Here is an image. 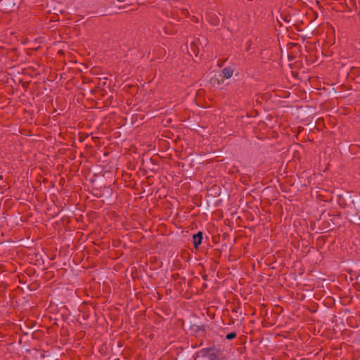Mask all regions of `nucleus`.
Instances as JSON below:
<instances>
[{
    "mask_svg": "<svg viewBox=\"0 0 360 360\" xmlns=\"http://www.w3.org/2000/svg\"><path fill=\"white\" fill-rule=\"evenodd\" d=\"M3 176L1 175H0V179H2Z\"/></svg>",
    "mask_w": 360,
    "mask_h": 360,
    "instance_id": "nucleus-40",
    "label": "nucleus"
},
{
    "mask_svg": "<svg viewBox=\"0 0 360 360\" xmlns=\"http://www.w3.org/2000/svg\"><path fill=\"white\" fill-rule=\"evenodd\" d=\"M193 281H194V279H193V278H191V279H190V280H188V282H187V285H188V286L189 288H191V287L192 286Z\"/></svg>",
    "mask_w": 360,
    "mask_h": 360,
    "instance_id": "nucleus-29",
    "label": "nucleus"
},
{
    "mask_svg": "<svg viewBox=\"0 0 360 360\" xmlns=\"http://www.w3.org/2000/svg\"><path fill=\"white\" fill-rule=\"evenodd\" d=\"M173 354L174 355L175 360H184L186 356V353L184 347H178L173 349Z\"/></svg>",
    "mask_w": 360,
    "mask_h": 360,
    "instance_id": "nucleus-12",
    "label": "nucleus"
},
{
    "mask_svg": "<svg viewBox=\"0 0 360 360\" xmlns=\"http://www.w3.org/2000/svg\"><path fill=\"white\" fill-rule=\"evenodd\" d=\"M347 77L360 84V68L352 67L349 72L347 73Z\"/></svg>",
    "mask_w": 360,
    "mask_h": 360,
    "instance_id": "nucleus-8",
    "label": "nucleus"
},
{
    "mask_svg": "<svg viewBox=\"0 0 360 360\" xmlns=\"http://www.w3.org/2000/svg\"><path fill=\"white\" fill-rule=\"evenodd\" d=\"M108 90L106 89H92L91 93L93 94L96 98L103 100L105 106H109L112 103V96L108 95Z\"/></svg>",
    "mask_w": 360,
    "mask_h": 360,
    "instance_id": "nucleus-3",
    "label": "nucleus"
},
{
    "mask_svg": "<svg viewBox=\"0 0 360 360\" xmlns=\"http://www.w3.org/2000/svg\"><path fill=\"white\" fill-rule=\"evenodd\" d=\"M171 281L173 282L174 289L181 293L184 290V286L186 285V278L181 276L179 273H175L172 275Z\"/></svg>",
    "mask_w": 360,
    "mask_h": 360,
    "instance_id": "nucleus-5",
    "label": "nucleus"
},
{
    "mask_svg": "<svg viewBox=\"0 0 360 360\" xmlns=\"http://www.w3.org/2000/svg\"><path fill=\"white\" fill-rule=\"evenodd\" d=\"M191 50L195 56H198V48L195 42L191 44Z\"/></svg>",
    "mask_w": 360,
    "mask_h": 360,
    "instance_id": "nucleus-20",
    "label": "nucleus"
},
{
    "mask_svg": "<svg viewBox=\"0 0 360 360\" xmlns=\"http://www.w3.org/2000/svg\"><path fill=\"white\" fill-rule=\"evenodd\" d=\"M326 239H327V236H319L318 238H317V245H320L321 247H322L326 241Z\"/></svg>",
    "mask_w": 360,
    "mask_h": 360,
    "instance_id": "nucleus-19",
    "label": "nucleus"
},
{
    "mask_svg": "<svg viewBox=\"0 0 360 360\" xmlns=\"http://www.w3.org/2000/svg\"><path fill=\"white\" fill-rule=\"evenodd\" d=\"M349 6L352 8H355L356 10H357V2L356 0H349V2L348 3Z\"/></svg>",
    "mask_w": 360,
    "mask_h": 360,
    "instance_id": "nucleus-23",
    "label": "nucleus"
},
{
    "mask_svg": "<svg viewBox=\"0 0 360 360\" xmlns=\"http://www.w3.org/2000/svg\"><path fill=\"white\" fill-rule=\"evenodd\" d=\"M193 360H230V357L224 349L213 345L196 352Z\"/></svg>",
    "mask_w": 360,
    "mask_h": 360,
    "instance_id": "nucleus-2",
    "label": "nucleus"
},
{
    "mask_svg": "<svg viewBox=\"0 0 360 360\" xmlns=\"http://www.w3.org/2000/svg\"><path fill=\"white\" fill-rule=\"evenodd\" d=\"M221 188L219 185H213L207 190V197L210 198H215L219 196Z\"/></svg>",
    "mask_w": 360,
    "mask_h": 360,
    "instance_id": "nucleus-11",
    "label": "nucleus"
},
{
    "mask_svg": "<svg viewBox=\"0 0 360 360\" xmlns=\"http://www.w3.org/2000/svg\"><path fill=\"white\" fill-rule=\"evenodd\" d=\"M234 323H235V320H234V319L231 318V319H229V324H230V325H231V324H233Z\"/></svg>",
    "mask_w": 360,
    "mask_h": 360,
    "instance_id": "nucleus-31",
    "label": "nucleus"
},
{
    "mask_svg": "<svg viewBox=\"0 0 360 360\" xmlns=\"http://www.w3.org/2000/svg\"><path fill=\"white\" fill-rule=\"evenodd\" d=\"M68 334V330L67 328L62 327L60 329V335H66Z\"/></svg>",
    "mask_w": 360,
    "mask_h": 360,
    "instance_id": "nucleus-25",
    "label": "nucleus"
},
{
    "mask_svg": "<svg viewBox=\"0 0 360 360\" xmlns=\"http://www.w3.org/2000/svg\"><path fill=\"white\" fill-rule=\"evenodd\" d=\"M229 195L226 191H221L219 196L215 198H210V202L214 207H219L224 201H226Z\"/></svg>",
    "mask_w": 360,
    "mask_h": 360,
    "instance_id": "nucleus-7",
    "label": "nucleus"
},
{
    "mask_svg": "<svg viewBox=\"0 0 360 360\" xmlns=\"http://www.w3.org/2000/svg\"><path fill=\"white\" fill-rule=\"evenodd\" d=\"M237 336V333L235 331L229 333L226 335V339L228 340H231L236 338Z\"/></svg>",
    "mask_w": 360,
    "mask_h": 360,
    "instance_id": "nucleus-21",
    "label": "nucleus"
},
{
    "mask_svg": "<svg viewBox=\"0 0 360 360\" xmlns=\"http://www.w3.org/2000/svg\"><path fill=\"white\" fill-rule=\"evenodd\" d=\"M283 20L286 22L292 23L297 31H302V30L299 28L298 21L294 22V20H291V17L289 15H285L283 17Z\"/></svg>",
    "mask_w": 360,
    "mask_h": 360,
    "instance_id": "nucleus-15",
    "label": "nucleus"
},
{
    "mask_svg": "<svg viewBox=\"0 0 360 360\" xmlns=\"http://www.w3.org/2000/svg\"><path fill=\"white\" fill-rule=\"evenodd\" d=\"M209 82H210V84H211V86L214 87V86H219L221 84H222L224 82V79H219L216 77H212L210 79Z\"/></svg>",
    "mask_w": 360,
    "mask_h": 360,
    "instance_id": "nucleus-16",
    "label": "nucleus"
},
{
    "mask_svg": "<svg viewBox=\"0 0 360 360\" xmlns=\"http://www.w3.org/2000/svg\"><path fill=\"white\" fill-rule=\"evenodd\" d=\"M219 18L213 13L210 16L209 22L212 25H218L219 24Z\"/></svg>",
    "mask_w": 360,
    "mask_h": 360,
    "instance_id": "nucleus-17",
    "label": "nucleus"
},
{
    "mask_svg": "<svg viewBox=\"0 0 360 360\" xmlns=\"http://www.w3.org/2000/svg\"><path fill=\"white\" fill-rule=\"evenodd\" d=\"M193 248L195 250H198L199 249L200 245L202 243L203 240V232L199 231L198 233H194L192 236Z\"/></svg>",
    "mask_w": 360,
    "mask_h": 360,
    "instance_id": "nucleus-10",
    "label": "nucleus"
},
{
    "mask_svg": "<svg viewBox=\"0 0 360 360\" xmlns=\"http://www.w3.org/2000/svg\"><path fill=\"white\" fill-rule=\"evenodd\" d=\"M213 240L214 243H218V240L216 239V237H213Z\"/></svg>",
    "mask_w": 360,
    "mask_h": 360,
    "instance_id": "nucleus-37",
    "label": "nucleus"
},
{
    "mask_svg": "<svg viewBox=\"0 0 360 360\" xmlns=\"http://www.w3.org/2000/svg\"><path fill=\"white\" fill-rule=\"evenodd\" d=\"M356 279H359L360 281V275H359L358 276H356Z\"/></svg>",
    "mask_w": 360,
    "mask_h": 360,
    "instance_id": "nucleus-38",
    "label": "nucleus"
},
{
    "mask_svg": "<svg viewBox=\"0 0 360 360\" xmlns=\"http://www.w3.org/2000/svg\"><path fill=\"white\" fill-rule=\"evenodd\" d=\"M211 255L215 258V259H219L221 256V251L219 249H214L212 250Z\"/></svg>",
    "mask_w": 360,
    "mask_h": 360,
    "instance_id": "nucleus-18",
    "label": "nucleus"
},
{
    "mask_svg": "<svg viewBox=\"0 0 360 360\" xmlns=\"http://www.w3.org/2000/svg\"><path fill=\"white\" fill-rule=\"evenodd\" d=\"M206 288H207V285L205 283H202V290H204Z\"/></svg>",
    "mask_w": 360,
    "mask_h": 360,
    "instance_id": "nucleus-34",
    "label": "nucleus"
},
{
    "mask_svg": "<svg viewBox=\"0 0 360 360\" xmlns=\"http://www.w3.org/2000/svg\"><path fill=\"white\" fill-rule=\"evenodd\" d=\"M22 0H0V10L6 11H15L17 10Z\"/></svg>",
    "mask_w": 360,
    "mask_h": 360,
    "instance_id": "nucleus-4",
    "label": "nucleus"
},
{
    "mask_svg": "<svg viewBox=\"0 0 360 360\" xmlns=\"http://www.w3.org/2000/svg\"><path fill=\"white\" fill-rule=\"evenodd\" d=\"M233 70L231 67H226L222 70L223 77L222 79H229L232 77Z\"/></svg>",
    "mask_w": 360,
    "mask_h": 360,
    "instance_id": "nucleus-14",
    "label": "nucleus"
},
{
    "mask_svg": "<svg viewBox=\"0 0 360 360\" xmlns=\"http://www.w3.org/2000/svg\"><path fill=\"white\" fill-rule=\"evenodd\" d=\"M39 284L37 281H35V282H32V283L28 286V288H29V289H30V290H34L37 289V288L39 287Z\"/></svg>",
    "mask_w": 360,
    "mask_h": 360,
    "instance_id": "nucleus-22",
    "label": "nucleus"
},
{
    "mask_svg": "<svg viewBox=\"0 0 360 360\" xmlns=\"http://www.w3.org/2000/svg\"><path fill=\"white\" fill-rule=\"evenodd\" d=\"M150 161H151L153 163L155 164V161H156V160H155V159H154L153 158H150Z\"/></svg>",
    "mask_w": 360,
    "mask_h": 360,
    "instance_id": "nucleus-35",
    "label": "nucleus"
},
{
    "mask_svg": "<svg viewBox=\"0 0 360 360\" xmlns=\"http://www.w3.org/2000/svg\"><path fill=\"white\" fill-rule=\"evenodd\" d=\"M248 1H252L253 0H247Z\"/></svg>",
    "mask_w": 360,
    "mask_h": 360,
    "instance_id": "nucleus-41",
    "label": "nucleus"
},
{
    "mask_svg": "<svg viewBox=\"0 0 360 360\" xmlns=\"http://www.w3.org/2000/svg\"><path fill=\"white\" fill-rule=\"evenodd\" d=\"M357 9H359V15H360V0L357 2Z\"/></svg>",
    "mask_w": 360,
    "mask_h": 360,
    "instance_id": "nucleus-32",
    "label": "nucleus"
},
{
    "mask_svg": "<svg viewBox=\"0 0 360 360\" xmlns=\"http://www.w3.org/2000/svg\"><path fill=\"white\" fill-rule=\"evenodd\" d=\"M338 203L341 207L347 208L349 221L360 226V194L347 191L338 195Z\"/></svg>",
    "mask_w": 360,
    "mask_h": 360,
    "instance_id": "nucleus-1",
    "label": "nucleus"
},
{
    "mask_svg": "<svg viewBox=\"0 0 360 360\" xmlns=\"http://www.w3.org/2000/svg\"><path fill=\"white\" fill-rule=\"evenodd\" d=\"M186 327L191 331L192 334L197 335L200 331L203 333L206 331V326L205 325H196L191 321H188Z\"/></svg>",
    "mask_w": 360,
    "mask_h": 360,
    "instance_id": "nucleus-6",
    "label": "nucleus"
},
{
    "mask_svg": "<svg viewBox=\"0 0 360 360\" xmlns=\"http://www.w3.org/2000/svg\"><path fill=\"white\" fill-rule=\"evenodd\" d=\"M107 349V347L103 345H102L100 349H99V352L102 354H105V351Z\"/></svg>",
    "mask_w": 360,
    "mask_h": 360,
    "instance_id": "nucleus-26",
    "label": "nucleus"
},
{
    "mask_svg": "<svg viewBox=\"0 0 360 360\" xmlns=\"http://www.w3.org/2000/svg\"><path fill=\"white\" fill-rule=\"evenodd\" d=\"M202 278L204 280V281H207L208 280V276L207 274H203L202 276Z\"/></svg>",
    "mask_w": 360,
    "mask_h": 360,
    "instance_id": "nucleus-30",
    "label": "nucleus"
},
{
    "mask_svg": "<svg viewBox=\"0 0 360 360\" xmlns=\"http://www.w3.org/2000/svg\"><path fill=\"white\" fill-rule=\"evenodd\" d=\"M315 26H316V25H315V24H311V25L309 27V28L307 29V30L305 32V33H309V32H310V31L314 28V27H315Z\"/></svg>",
    "mask_w": 360,
    "mask_h": 360,
    "instance_id": "nucleus-27",
    "label": "nucleus"
},
{
    "mask_svg": "<svg viewBox=\"0 0 360 360\" xmlns=\"http://www.w3.org/2000/svg\"><path fill=\"white\" fill-rule=\"evenodd\" d=\"M107 80H108L107 78H104L103 80L100 79L96 85L94 89H108L109 91H110V84H108Z\"/></svg>",
    "mask_w": 360,
    "mask_h": 360,
    "instance_id": "nucleus-13",
    "label": "nucleus"
},
{
    "mask_svg": "<svg viewBox=\"0 0 360 360\" xmlns=\"http://www.w3.org/2000/svg\"><path fill=\"white\" fill-rule=\"evenodd\" d=\"M107 189H108V190H107V192H108V193H110V194L111 195V194L112 193V188H110V186H108V187L107 188Z\"/></svg>",
    "mask_w": 360,
    "mask_h": 360,
    "instance_id": "nucleus-33",
    "label": "nucleus"
},
{
    "mask_svg": "<svg viewBox=\"0 0 360 360\" xmlns=\"http://www.w3.org/2000/svg\"><path fill=\"white\" fill-rule=\"evenodd\" d=\"M205 205H206V202H203V207H204L203 210H205V211H207H207H208V210H207V209H206V208H205Z\"/></svg>",
    "mask_w": 360,
    "mask_h": 360,
    "instance_id": "nucleus-36",
    "label": "nucleus"
},
{
    "mask_svg": "<svg viewBox=\"0 0 360 360\" xmlns=\"http://www.w3.org/2000/svg\"><path fill=\"white\" fill-rule=\"evenodd\" d=\"M240 309V307L239 306L238 307H234L233 309H232V312L233 313H236L237 314L238 312V310Z\"/></svg>",
    "mask_w": 360,
    "mask_h": 360,
    "instance_id": "nucleus-28",
    "label": "nucleus"
},
{
    "mask_svg": "<svg viewBox=\"0 0 360 360\" xmlns=\"http://www.w3.org/2000/svg\"><path fill=\"white\" fill-rule=\"evenodd\" d=\"M328 215L330 219H329L330 221H328V225L326 226V228L332 231L335 229V227L340 226L339 221L340 218V213L339 212L336 217L334 214H328Z\"/></svg>",
    "mask_w": 360,
    "mask_h": 360,
    "instance_id": "nucleus-9",
    "label": "nucleus"
},
{
    "mask_svg": "<svg viewBox=\"0 0 360 360\" xmlns=\"http://www.w3.org/2000/svg\"><path fill=\"white\" fill-rule=\"evenodd\" d=\"M92 194L97 198L101 197V194L100 193V191L98 188H94L92 191Z\"/></svg>",
    "mask_w": 360,
    "mask_h": 360,
    "instance_id": "nucleus-24",
    "label": "nucleus"
},
{
    "mask_svg": "<svg viewBox=\"0 0 360 360\" xmlns=\"http://www.w3.org/2000/svg\"><path fill=\"white\" fill-rule=\"evenodd\" d=\"M117 1H120V2H122V1H124V0H117Z\"/></svg>",
    "mask_w": 360,
    "mask_h": 360,
    "instance_id": "nucleus-39",
    "label": "nucleus"
}]
</instances>
